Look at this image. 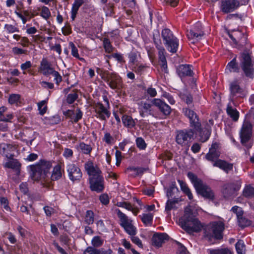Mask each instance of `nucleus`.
<instances>
[{
	"label": "nucleus",
	"instance_id": "052dcab7",
	"mask_svg": "<svg viewBox=\"0 0 254 254\" xmlns=\"http://www.w3.org/2000/svg\"><path fill=\"white\" fill-rule=\"evenodd\" d=\"M20 96L17 94H12L9 95L8 103L11 105L17 104L20 100Z\"/></svg>",
	"mask_w": 254,
	"mask_h": 254
},
{
	"label": "nucleus",
	"instance_id": "3c124183",
	"mask_svg": "<svg viewBox=\"0 0 254 254\" xmlns=\"http://www.w3.org/2000/svg\"><path fill=\"white\" fill-rule=\"evenodd\" d=\"M238 222L239 225L242 228L250 226L252 224L251 220L243 216L238 219Z\"/></svg>",
	"mask_w": 254,
	"mask_h": 254
},
{
	"label": "nucleus",
	"instance_id": "c9c22d12",
	"mask_svg": "<svg viewBox=\"0 0 254 254\" xmlns=\"http://www.w3.org/2000/svg\"><path fill=\"white\" fill-rule=\"evenodd\" d=\"M178 182L180 185L181 190L188 196L189 199L191 200L193 198V195L187 184L181 180H178Z\"/></svg>",
	"mask_w": 254,
	"mask_h": 254
},
{
	"label": "nucleus",
	"instance_id": "f8f14e48",
	"mask_svg": "<svg viewBox=\"0 0 254 254\" xmlns=\"http://www.w3.org/2000/svg\"><path fill=\"white\" fill-rule=\"evenodd\" d=\"M253 124L248 120H245L240 132L241 143L244 145L251 139L252 135Z\"/></svg>",
	"mask_w": 254,
	"mask_h": 254
},
{
	"label": "nucleus",
	"instance_id": "bf43d9fd",
	"mask_svg": "<svg viewBox=\"0 0 254 254\" xmlns=\"http://www.w3.org/2000/svg\"><path fill=\"white\" fill-rule=\"evenodd\" d=\"M144 169L141 168H136L133 167H128L127 169V172H132L133 174L132 175H138L139 174H142Z\"/></svg>",
	"mask_w": 254,
	"mask_h": 254
},
{
	"label": "nucleus",
	"instance_id": "a878e982",
	"mask_svg": "<svg viewBox=\"0 0 254 254\" xmlns=\"http://www.w3.org/2000/svg\"><path fill=\"white\" fill-rule=\"evenodd\" d=\"M158 56L160 62L161 63V67L165 72H167V64L165 56V50L163 46H157Z\"/></svg>",
	"mask_w": 254,
	"mask_h": 254
},
{
	"label": "nucleus",
	"instance_id": "de8ad7c7",
	"mask_svg": "<svg viewBox=\"0 0 254 254\" xmlns=\"http://www.w3.org/2000/svg\"><path fill=\"white\" fill-rule=\"evenodd\" d=\"M213 121L212 119L209 120L208 122L205 123L204 131L205 132V137L206 139L209 137L211 133V127L213 125Z\"/></svg>",
	"mask_w": 254,
	"mask_h": 254
},
{
	"label": "nucleus",
	"instance_id": "37998d69",
	"mask_svg": "<svg viewBox=\"0 0 254 254\" xmlns=\"http://www.w3.org/2000/svg\"><path fill=\"white\" fill-rule=\"evenodd\" d=\"M94 214L92 211L87 210L84 217V222L88 225H91L94 222Z\"/></svg>",
	"mask_w": 254,
	"mask_h": 254
},
{
	"label": "nucleus",
	"instance_id": "7ed1b4c3",
	"mask_svg": "<svg viewBox=\"0 0 254 254\" xmlns=\"http://www.w3.org/2000/svg\"><path fill=\"white\" fill-rule=\"evenodd\" d=\"M229 90L230 101L234 106L238 104L237 100L244 98L248 94L247 90L241 85V81L238 79H235L230 82Z\"/></svg>",
	"mask_w": 254,
	"mask_h": 254
},
{
	"label": "nucleus",
	"instance_id": "8fccbe9b",
	"mask_svg": "<svg viewBox=\"0 0 254 254\" xmlns=\"http://www.w3.org/2000/svg\"><path fill=\"white\" fill-rule=\"evenodd\" d=\"M15 149L14 146L10 144L4 143L0 144V152L5 153L7 151H12Z\"/></svg>",
	"mask_w": 254,
	"mask_h": 254
},
{
	"label": "nucleus",
	"instance_id": "412c9836",
	"mask_svg": "<svg viewBox=\"0 0 254 254\" xmlns=\"http://www.w3.org/2000/svg\"><path fill=\"white\" fill-rule=\"evenodd\" d=\"M203 34L201 25L199 23H197L191 29L188 31L187 36L189 39L198 40L203 36Z\"/></svg>",
	"mask_w": 254,
	"mask_h": 254
},
{
	"label": "nucleus",
	"instance_id": "a19ab883",
	"mask_svg": "<svg viewBox=\"0 0 254 254\" xmlns=\"http://www.w3.org/2000/svg\"><path fill=\"white\" fill-rule=\"evenodd\" d=\"M238 67L236 62V59H233L227 64L225 70L226 72H237L238 71Z\"/></svg>",
	"mask_w": 254,
	"mask_h": 254
},
{
	"label": "nucleus",
	"instance_id": "4be33fe9",
	"mask_svg": "<svg viewBox=\"0 0 254 254\" xmlns=\"http://www.w3.org/2000/svg\"><path fill=\"white\" fill-rule=\"evenodd\" d=\"M177 71L178 75L181 78L186 76H191L193 74L191 66L188 64L180 65L177 68Z\"/></svg>",
	"mask_w": 254,
	"mask_h": 254
},
{
	"label": "nucleus",
	"instance_id": "338daca9",
	"mask_svg": "<svg viewBox=\"0 0 254 254\" xmlns=\"http://www.w3.org/2000/svg\"><path fill=\"white\" fill-rule=\"evenodd\" d=\"M181 98L188 105L191 104L192 103V97L190 94H183L182 95Z\"/></svg>",
	"mask_w": 254,
	"mask_h": 254
},
{
	"label": "nucleus",
	"instance_id": "e2e57ef3",
	"mask_svg": "<svg viewBox=\"0 0 254 254\" xmlns=\"http://www.w3.org/2000/svg\"><path fill=\"white\" fill-rule=\"evenodd\" d=\"M41 16L45 19L51 16V12L48 7L43 6L41 8Z\"/></svg>",
	"mask_w": 254,
	"mask_h": 254
},
{
	"label": "nucleus",
	"instance_id": "cd10ccee",
	"mask_svg": "<svg viewBox=\"0 0 254 254\" xmlns=\"http://www.w3.org/2000/svg\"><path fill=\"white\" fill-rule=\"evenodd\" d=\"M132 117L127 115H124L122 117V121L123 125L127 128H132L136 125L135 120Z\"/></svg>",
	"mask_w": 254,
	"mask_h": 254
},
{
	"label": "nucleus",
	"instance_id": "09e8293b",
	"mask_svg": "<svg viewBox=\"0 0 254 254\" xmlns=\"http://www.w3.org/2000/svg\"><path fill=\"white\" fill-rule=\"evenodd\" d=\"M48 99L43 100L38 103V107L39 113L41 115H43L46 113L47 110Z\"/></svg>",
	"mask_w": 254,
	"mask_h": 254
},
{
	"label": "nucleus",
	"instance_id": "6e6552de",
	"mask_svg": "<svg viewBox=\"0 0 254 254\" xmlns=\"http://www.w3.org/2000/svg\"><path fill=\"white\" fill-rule=\"evenodd\" d=\"M229 37L232 41V45L235 48L242 49L247 43V36L239 30L227 31Z\"/></svg>",
	"mask_w": 254,
	"mask_h": 254
},
{
	"label": "nucleus",
	"instance_id": "f257e3e1",
	"mask_svg": "<svg viewBox=\"0 0 254 254\" xmlns=\"http://www.w3.org/2000/svg\"><path fill=\"white\" fill-rule=\"evenodd\" d=\"M153 106L157 107L161 113L165 115H169L171 112V107L165 102L160 99L154 98L151 101V103L144 102L142 103V109L139 111V114L142 117L146 116V114L154 115Z\"/></svg>",
	"mask_w": 254,
	"mask_h": 254
},
{
	"label": "nucleus",
	"instance_id": "473e14b6",
	"mask_svg": "<svg viewBox=\"0 0 254 254\" xmlns=\"http://www.w3.org/2000/svg\"><path fill=\"white\" fill-rule=\"evenodd\" d=\"M70 119L75 123L80 120L83 115V113L79 109H77L73 111H69Z\"/></svg>",
	"mask_w": 254,
	"mask_h": 254
},
{
	"label": "nucleus",
	"instance_id": "b1692460",
	"mask_svg": "<svg viewBox=\"0 0 254 254\" xmlns=\"http://www.w3.org/2000/svg\"><path fill=\"white\" fill-rule=\"evenodd\" d=\"M30 168V176L33 180L38 181L41 179L45 178L46 176L36 165L31 166Z\"/></svg>",
	"mask_w": 254,
	"mask_h": 254
},
{
	"label": "nucleus",
	"instance_id": "58836bf2",
	"mask_svg": "<svg viewBox=\"0 0 254 254\" xmlns=\"http://www.w3.org/2000/svg\"><path fill=\"white\" fill-rule=\"evenodd\" d=\"M102 140L108 145H112L116 142V139L110 132L104 133Z\"/></svg>",
	"mask_w": 254,
	"mask_h": 254
},
{
	"label": "nucleus",
	"instance_id": "f704fd0d",
	"mask_svg": "<svg viewBox=\"0 0 254 254\" xmlns=\"http://www.w3.org/2000/svg\"><path fill=\"white\" fill-rule=\"evenodd\" d=\"M62 176V172L61 166L59 165H56L53 169L51 175V179L53 181H56L60 179Z\"/></svg>",
	"mask_w": 254,
	"mask_h": 254
},
{
	"label": "nucleus",
	"instance_id": "4d7b16f0",
	"mask_svg": "<svg viewBox=\"0 0 254 254\" xmlns=\"http://www.w3.org/2000/svg\"><path fill=\"white\" fill-rule=\"evenodd\" d=\"M124 208L128 211H130L134 215H136L139 212V209L137 207H134L130 203L126 202Z\"/></svg>",
	"mask_w": 254,
	"mask_h": 254
},
{
	"label": "nucleus",
	"instance_id": "72a5a7b5",
	"mask_svg": "<svg viewBox=\"0 0 254 254\" xmlns=\"http://www.w3.org/2000/svg\"><path fill=\"white\" fill-rule=\"evenodd\" d=\"M219 156L220 153L218 151L213 148H210L209 152L206 154L205 157L207 160L213 162L215 160H218L217 159Z\"/></svg>",
	"mask_w": 254,
	"mask_h": 254
},
{
	"label": "nucleus",
	"instance_id": "6ab92c4d",
	"mask_svg": "<svg viewBox=\"0 0 254 254\" xmlns=\"http://www.w3.org/2000/svg\"><path fill=\"white\" fill-rule=\"evenodd\" d=\"M84 168L90 177L102 175V172L99 167L91 160H88L85 163Z\"/></svg>",
	"mask_w": 254,
	"mask_h": 254
},
{
	"label": "nucleus",
	"instance_id": "393cba45",
	"mask_svg": "<svg viewBox=\"0 0 254 254\" xmlns=\"http://www.w3.org/2000/svg\"><path fill=\"white\" fill-rule=\"evenodd\" d=\"M213 166L214 167H218L228 173L230 171L232 170L233 165L232 163H229L224 160L218 159L214 161Z\"/></svg>",
	"mask_w": 254,
	"mask_h": 254
},
{
	"label": "nucleus",
	"instance_id": "9d476101",
	"mask_svg": "<svg viewBox=\"0 0 254 254\" xmlns=\"http://www.w3.org/2000/svg\"><path fill=\"white\" fill-rule=\"evenodd\" d=\"M241 67L247 77L252 78L254 72V64L251 55L246 53H243L241 57Z\"/></svg>",
	"mask_w": 254,
	"mask_h": 254
},
{
	"label": "nucleus",
	"instance_id": "9b49d317",
	"mask_svg": "<svg viewBox=\"0 0 254 254\" xmlns=\"http://www.w3.org/2000/svg\"><path fill=\"white\" fill-rule=\"evenodd\" d=\"M181 227L189 233L200 232L203 226L198 219L194 217L180 224Z\"/></svg>",
	"mask_w": 254,
	"mask_h": 254
},
{
	"label": "nucleus",
	"instance_id": "a18cd8bd",
	"mask_svg": "<svg viewBox=\"0 0 254 254\" xmlns=\"http://www.w3.org/2000/svg\"><path fill=\"white\" fill-rule=\"evenodd\" d=\"M32 66V64L31 62L29 61H26L25 63H23L20 65V68L21 70L23 71V73L24 74H26V71H27L29 74L32 73L31 67Z\"/></svg>",
	"mask_w": 254,
	"mask_h": 254
},
{
	"label": "nucleus",
	"instance_id": "7c9ffc66",
	"mask_svg": "<svg viewBox=\"0 0 254 254\" xmlns=\"http://www.w3.org/2000/svg\"><path fill=\"white\" fill-rule=\"evenodd\" d=\"M83 0H75L72 5L71 10V18L74 20L79 7L83 4Z\"/></svg>",
	"mask_w": 254,
	"mask_h": 254
},
{
	"label": "nucleus",
	"instance_id": "c85d7f7f",
	"mask_svg": "<svg viewBox=\"0 0 254 254\" xmlns=\"http://www.w3.org/2000/svg\"><path fill=\"white\" fill-rule=\"evenodd\" d=\"M4 167L14 170L17 174L20 172L21 164L16 159H11L8 160L4 165Z\"/></svg>",
	"mask_w": 254,
	"mask_h": 254
},
{
	"label": "nucleus",
	"instance_id": "79ce46f5",
	"mask_svg": "<svg viewBox=\"0 0 254 254\" xmlns=\"http://www.w3.org/2000/svg\"><path fill=\"white\" fill-rule=\"evenodd\" d=\"M238 254H245L246 246L243 240H239L235 245Z\"/></svg>",
	"mask_w": 254,
	"mask_h": 254
},
{
	"label": "nucleus",
	"instance_id": "20e7f679",
	"mask_svg": "<svg viewBox=\"0 0 254 254\" xmlns=\"http://www.w3.org/2000/svg\"><path fill=\"white\" fill-rule=\"evenodd\" d=\"M161 36L167 49L172 53L177 52L179 46V40L169 29H163Z\"/></svg>",
	"mask_w": 254,
	"mask_h": 254
},
{
	"label": "nucleus",
	"instance_id": "1a4fd4ad",
	"mask_svg": "<svg viewBox=\"0 0 254 254\" xmlns=\"http://www.w3.org/2000/svg\"><path fill=\"white\" fill-rule=\"evenodd\" d=\"M194 132L191 129L178 130L176 132V141L182 146H186L189 150L191 139H193Z\"/></svg>",
	"mask_w": 254,
	"mask_h": 254
},
{
	"label": "nucleus",
	"instance_id": "13d9d810",
	"mask_svg": "<svg viewBox=\"0 0 254 254\" xmlns=\"http://www.w3.org/2000/svg\"><path fill=\"white\" fill-rule=\"evenodd\" d=\"M91 243L94 247L98 248L103 244L104 240L99 236H95L93 238Z\"/></svg>",
	"mask_w": 254,
	"mask_h": 254
},
{
	"label": "nucleus",
	"instance_id": "5fc2aeb1",
	"mask_svg": "<svg viewBox=\"0 0 254 254\" xmlns=\"http://www.w3.org/2000/svg\"><path fill=\"white\" fill-rule=\"evenodd\" d=\"M4 29L6 30L7 33L9 34L18 32L19 31L18 27L9 24H5L4 26Z\"/></svg>",
	"mask_w": 254,
	"mask_h": 254
},
{
	"label": "nucleus",
	"instance_id": "dca6fc26",
	"mask_svg": "<svg viewBox=\"0 0 254 254\" xmlns=\"http://www.w3.org/2000/svg\"><path fill=\"white\" fill-rule=\"evenodd\" d=\"M93 108L96 113L95 116L101 120L105 121L111 115V113L108 108L104 106L101 103H95Z\"/></svg>",
	"mask_w": 254,
	"mask_h": 254
},
{
	"label": "nucleus",
	"instance_id": "2eb2a0df",
	"mask_svg": "<svg viewBox=\"0 0 254 254\" xmlns=\"http://www.w3.org/2000/svg\"><path fill=\"white\" fill-rule=\"evenodd\" d=\"M90 188L91 190L101 192L104 189V180L102 175L89 178Z\"/></svg>",
	"mask_w": 254,
	"mask_h": 254
},
{
	"label": "nucleus",
	"instance_id": "4468645a",
	"mask_svg": "<svg viewBox=\"0 0 254 254\" xmlns=\"http://www.w3.org/2000/svg\"><path fill=\"white\" fill-rule=\"evenodd\" d=\"M183 113L185 116L189 119L190 126L196 130L199 131L200 135H201L202 130H201L200 128V124L199 122L197 116L194 111L190 109L184 108L183 109Z\"/></svg>",
	"mask_w": 254,
	"mask_h": 254
},
{
	"label": "nucleus",
	"instance_id": "39448f33",
	"mask_svg": "<svg viewBox=\"0 0 254 254\" xmlns=\"http://www.w3.org/2000/svg\"><path fill=\"white\" fill-rule=\"evenodd\" d=\"M224 229V224L223 222H214L205 229L204 237L210 241L213 238L220 239L222 238V232Z\"/></svg>",
	"mask_w": 254,
	"mask_h": 254
},
{
	"label": "nucleus",
	"instance_id": "a211bd4d",
	"mask_svg": "<svg viewBox=\"0 0 254 254\" xmlns=\"http://www.w3.org/2000/svg\"><path fill=\"white\" fill-rule=\"evenodd\" d=\"M239 6V2L237 0H221L220 9L225 13H228L234 11Z\"/></svg>",
	"mask_w": 254,
	"mask_h": 254
},
{
	"label": "nucleus",
	"instance_id": "f03ea898",
	"mask_svg": "<svg viewBox=\"0 0 254 254\" xmlns=\"http://www.w3.org/2000/svg\"><path fill=\"white\" fill-rule=\"evenodd\" d=\"M187 175L198 194L206 199L213 200L214 198L213 191L208 186L203 184L201 180L191 172H189Z\"/></svg>",
	"mask_w": 254,
	"mask_h": 254
},
{
	"label": "nucleus",
	"instance_id": "69168bd1",
	"mask_svg": "<svg viewBox=\"0 0 254 254\" xmlns=\"http://www.w3.org/2000/svg\"><path fill=\"white\" fill-rule=\"evenodd\" d=\"M136 144L137 147L141 150H144L146 147V144L144 140L141 137H137L136 139Z\"/></svg>",
	"mask_w": 254,
	"mask_h": 254
},
{
	"label": "nucleus",
	"instance_id": "c756f323",
	"mask_svg": "<svg viewBox=\"0 0 254 254\" xmlns=\"http://www.w3.org/2000/svg\"><path fill=\"white\" fill-rule=\"evenodd\" d=\"M40 170L43 172L44 175L46 176L49 172V170L52 167V164L49 161L42 160L36 164Z\"/></svg>",
	"mask_w": 254,
	"mask_h": 254
},
{
	"label": "nucleus",
	"instance_id": "c03bdc74",
	"mask_svg": "<svg viewBox=\"0 0 254 254\" xmlns=\"http://www.w3.org/2000/svg\"><path fill=\"white\" fill-rule=\"evenodd\" d=\"M179 202V198L169 199L166 204L165 210L170 211L175 207L176 204Z\"/></svg>",
	"mask_w": 254,
	"mask_h": 254
},
{
	"label": "nucleus",
	"instance_id": "5701e85b",
	"mask_svg": "<svg viewBox=\"0 0 254 254\" xmlns=\"http://www.w3.org/2000/svg\"><path fill=\"white\" fill-rule=\"evenodd\" d=\"M168 238V235L165 233H155L152 238V245L156 247L159 248L162 246L165 240Z\"/></svg>",
	"mask_w": 254,
	"mask_h": 254
},
{
	"label": "nucleus",
	"instance_id": "4c0bfd02",
	"mask_svg": "<svg viewBox=\"0 0 254 254\" xmlns=\"http://www.w3.org/2000/svg\"><path fill=\"white\" fill-rule=\"evenodd\" d=\"M194 217L190 206H187L185 209L184 216L180 219V223L181 224Z\"/></svg>",
	"mask_w": 254,
	"mask_h": 254
},
{
	"label": "nucleus",
	"instance_id": "f3484780",
	"mask_svg": "<svg viewBox=\"0 0 254 254\" xmlns=\"http://www.w3.org/2000/svg\"><path fill=\"white\" fill-rule=\"evenodd\" d=\"M67 171L69 179L72 181H79L82 176L80 169L73 163L67 165Z\"/></svg>",
	"mask_w": 254,
	"mask_h": 254
},
{
	"label": "nucleus",
	"instance_id": "603ef678",
	"mask_svg": "<svg viewBox=\"0 0 254 254\" xmlns=\"http://www.w3.org/2000/svg\"><path fill=\"white\" fill-rule=\"evenodd\" d=\"M78 96L77 92L73 91L67 95L66 102L68 104H71L77 99Z\"/></svg>",
	"mask_w": 254,
	"mask_h": 254
},
{
	"label": "nucleus",
	"instance_id": "bb28decb",
	"mask_svg": "<svg viewBox=\"0 0 254 254\" xmlns=\"http://www.w3.org/2000/svg\"><path fill=\"white\" fill-rule=\"evenodd\" d=\"M232 103L230 101V103L228 104L226 112L228 115L234 122L238 121L239 118V112L235 108L232 106Z\"/></svg>",
	"mask_w": 254,
	"mask_h": 254
},
{
	"label": "nucleus",
	"instance_id": "aec40b11",
	"mask_svg": "<svg viewBox=\"0 0 254 254\" xmlns=\"http://www.w3.org/2000/svg\"><path fill=\"white\" fill-rule=\"evenodd\" d=\"M52 64L48 60L44 58L40 62L39 70L45 76H49L50 73L54 70Z\"/></svg>",
	"mask_w": 254,
	"mask_h": 254
},
{
	"label": "nucleus",
	"instance_id": "6e6d98bb",
	"mask_svg": "<svg viewBox=\"0 0 254 254\" xmlns=\"http://www.w3.org/2000/svg\"><path fill=\"white\" fill-rule=\"evenodd\" d=\"M69 46L71 49V55L75 58L78 59L80 61H84V59L82 58H80L78 54V49L75 47V45L72 42L69 43Z\"/></svg>",
	"mask_w": 254,
	"mask_h": 254
},
{
	"label": "nucleus",
	"instance_id": "49530a36",
	"mask_svg": "<svg viewBox=\"0 0 254 254\" xmlns=\"http://www.w3.org/2000/svg\"><path fill=\"white\" fill-rule=\"evenodd\" d=\"M103 47L106 53H111L113 51L114 47L110 41L107 38H104L103 41Z\"/></svg>",
	"mask_w": 254,
	"mask_h": 254
},
{
	"label": "nucleus",
	"instance_id": "774afa93",
	"mask_svg": "<svg viewBox=\"0 0 254 254\" xmlns=\"http://www.w3.org/2000/svg\"><path fill=\"white\" fill-rule=\"evenodd\" d=\"M83 254H101L100 250L89 247L85 250Z\"/></svg>",
	"mask_w": 254,
	"mask_h": 254
},
{
	"label": "nucleus",
	"instance_id": "0e129e2a",
	"mask_svg": "<svg viewBox=\"0 0 254 254\" xmlns=\"http://www.w3.org/2000/svg\"><path fill=\"white\" fill-rule=\"evenodd\" d=\"M233 213H235L237 215V219L243 216L244 211L241 207L238 206H233L231 210Z\"/></svg>",
	"mask_w": 254,
	"mask_h": 254
},
{
	"label": "nucleus",
	"instance_id": "2f4dec72",
	"mask_svg": "<svg viewBox=\"0 0 254 254\" xmlns=\"http://www.w3.org/2000/svg\"><path fill=\"white\" fill-rule=\"evenodd\" d=\"M76 148L81 153L86 155H90L93 149L90 144H87L84 142H81L77 145Z\"/></svg>",
	"mask_w": 254,
	"mask_h": 254
},
{
	"label": "nucleus",
	"instance_id": "864d4df0",
	"mask_svg": "<svg viewBox=\"0 0 254 254\" xmlns=\"http://www.w3.org/2000/svg\"><path fill=\"white\" fill-rule=\"evenodd\" d=\"M208 252L209 254H232L231 251L228 249L208 250Z\"/></svg>",
	"mask_w": 254,
	"mask_h": 254
},
{
	"label": "nucleus",
	"instance_id": "680f3d73",
	"mask_svg": "<svg viewBox=\"0 0 254 254\" xmlns=\"http://www.w3.org/2000/svg\"><path fill=\"white\" fill-rule=\"evenodd\" d=\"M50 75H52L54 76V81L57 85H59L62 81V76L60 75L59 72L54 69L50 73Z\"/></svg>",
	"mask_w": 254,
	"mask_h": 254
},
{
	"label": "nucleus",
	"instance_id": "0eeeda50",
	"mask_svg": "<svg viewBox=\"0 0 254 254\" xmlns=\"http://www.w3.org/2000/svg\"><path fill=\"white\" fill-rule=\"evenodd\" d=\"M102 78L112 89L120 90L123 86L121 77L115 73L104 71L102 74Z\"/></svg>",
	"mask_w": 254,
	"mask_h": 254
},
{
	"label": "nucleus",
	"instance_id": "ddd939ff",
	"mask_svg": "<svg viewBox=\"0 0 254 254\" xmlns=\"http://www.w3.org/2000/svg\"><path fill=\"white\" fill-rule=\"evenodd\" d=\"M241 181H237L224 185L222 190L224 197L229 198L235 196L236 192L241 187Z\"/></svg>",
	"mask_w": 254,
	"mask_h": 254
},
{
	"label": "nucleus",
	"instance_id": "423d86ee",
	"mask_svg": "<svg viewBox=\"0 0 254 254\" xmlns=\"http://www.w3.org/2000/svg\"><path fill=\"white\" fill-rule=\"evenodd\" d=\"M116 211L118 217L120 219L121 226L129 236H135L137 233V229L133 225V221L120 210L117 209Z\"/></svg>",
	"mask_w": 254,
	"mask_h": 254
},
{
	"label": "nucleus",
	"instance_id": "ea45409f",
	"mask_svg": "<svg viewBox=\"0 0 254 254\" xmlns=\"http://www.w3.org/2000/svg\"><path fill=\"white\" fill-rule=\"evenodd\" d=\"M243 195L247 198L254 197V188L250 185L246 186L243 190Z\"/></svg>",
	"mask_w": 254,
	"mask_h": 254
},
{
	"label": "nucleus",
	"instance_id": "e433bc0d",
	"mask_svg": "<svg viewBox=\"0 0 254 254\" xmlns=\"http://www.w3.org/2000/svg\"><path fill=\"white\" fill-rule=\"evenodd\" d=\"M139 217L146 226L150 225L152 223L153 215L152 213H144Z\"/></svg>",
	"mask_w": 254,
	"mask_h": 254
}]
</instances>
